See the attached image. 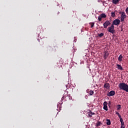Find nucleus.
I'll use <instances>...</instances> for the list:
<instances>
[{
  "label": "nucleus",
  "mask_w": 128,
  "mask_h": 128,
  "mask_svg": "<svg viewBox=\"0 0 128 128\" xmlns=\"http://www.w3.org/2000/svg\"><path fill=\"white\" fill-rule=\"evenodd\" d=\"M118 88L120 90H124L128 92V85L126 83H120L118 84Z\"/></svg>",
  "instance_id": "1"
},
{
  "label": "nucleus",
  "mask_w": 128,
  "mask_h": 128,
  "mask_svg": "<svg viewBox=\"0 0 128 128\" xmlns=\"http://www.w3.org/2000/svg\"><path fill=\"white\" fill-rule=\"evenodd\" d=\"M107 30L108 32L114 34V32H116V30H114V26H113L112 24L111 26L107 28Z\"/></svg>",
  "instance_id": "2"
},
{
  "label": "nucleus",
  "mask_w": 128,
  "mask_h": 128,
  "mask_svg": "<svg viewBox=\"0 0 128 128\" xmlns=\"http://www.w3.org/2000/svg\"><path fill=\"white\" fill-rule=\"evenodd\" d=\"M120 14H121L120 16V22H124V18H126V13L124 12H120Z\"/></svg>",
  "instance_id": "3"
},
{
  "label": "nucleus",
  "mask_w": 128,
  "mask_h": 128,
  "mask_svg": "<svg viewBox=\"0 0 128 128\" xmlns=\"http://www.w3.org/2000/svg\"><path fill=\"white\" fill-rule=\"evenodd\" d=\"M120 19H116L113 21L112 25V26H120Z\"/></svg>",
  "instance_id": "4"
},
{
  "label": "nucleus",
  "mask_w": 128,
  "mask_h": 128,
  "mask_svg": "<svg viewBox=\"0 0 128 128\" xmlns=\"http://www.w3.org/2000/svg\"><path fill=\"white\" fill-rule=\"evenodd\" d=\"M106 18V15L104 14H102L98 16V22H102V18Z\"/></svg>",
  "instance_id": "5"
},
{
  "label": "nucleus",
  "mask_w": 128,
  "mask_h": 128,
  "mask_svg": "<svg viewBox=\"0 0 128 128\" xmlns=\"http://www.w3.org/2000/svg\"><path fill=\"white\" fill-rule=\"evenodd\" d=\"M116 94V92L114 90H111L107 94L108 96H114Z\"/></svg>",
  "instance_id": "6"
},
{
  "label": "nucleus",
  "mask_w": 128,
  "mask_h": 128,
  "mask_svg": "<svg viewBox=\"0 0 128 128\" xmlns=\"http://www.w3.org/2000/svg\"><path fill=\"white\" fill-rule=\"evenodd\" d=\"M110 24V22L108 20L106 22L103 24L104 28H106Z\"/></svg>",
  "instance_id": "7"
},
{
  "label": "nucleus",
  "mask_w": 128,
  "mask_h": 128,
  "mask_svg": "<svg viewBox=\"0 0 128 128\" xmlns=\"http://www.w3.org/2000/svg\"><path fill=\"white\" fill-rule=\"evenodd\" d=\"M103 106H104V107H103L104 110L108 112V102L105 101L103 104Z\"/></svg>",
  "instance_id": "8"
},
{
  "label": "nucleus",
  "mask_w": 128,
  "mask_h": 128,
  "mask_svg": "<svg viewBox=\"0 0 128 128\" xmlns=\"http://www.w3.org/2000/svg\"><path fill=\"white\" fill-rule=\"evenodd\" d=\"M108 56H110V53H108V52L106 51L104 54V60H106V58H108Z\"/></svg>",
  "instance_id": "9"
},
{
  "label": "nucleus",
  "mask_w": 128,
  "mask_h": 128,
  "mask_svg": "<svg viewBox=\"0 0 128 128\" xmlns=\"http://www.w3.org/2000/svg\"><path fill=\"white\" fill-rule=\"evenodd\" d=\"M104 88H106L107 90H108V88H110V84L108 83H106L104 84Z\"/></svg>",
  "instance_id": "10"
},
{
  "label": "nucleus",
  "mask_w": 128,
  "mask_h": 128,
  "mask_svg": "<svg viewBox=\"0 0 128 128\" xmlns=\"http://www.w3.org/2000/svg\"><path fill=\"white\" fill-rule=\"evenodd\" d=\"M92 114H94V112H90L86 114V116L88 118H92Z\"/></svg>",
  "instance_id": "11"
},
{
  "label": "nucleus",
  "mask_w": 128,
  "mask_h": 128,
  "mask_svg": "<svg viewBox=\"0 0 128 128\" xmlns=\"http://www.w3.org/2000/svg\"><path fill=\"white\" fill-rule=\"evenodd\" d=\"M116 68H118V70H122V65H120L119 64H116Z\"/></svg>",
  "instance_id": "12"
},
{
  "label": "nucleus",
  "mask_w": 128,
  "mask_h": 128,
  "mask_svg": "<svg viewBox=\"0 0 128 128\" xmlns=\"http://www.w3.org/2000/svg\"><path fill=\"white\" fill-rule=\"evenodd\" d=\"M106 124L107 126H110L111 122H110V119L106 118Z\"/></svg>",
  "instance_id": "13"
},
{
  "label": "nucleus",
  "mask_w": 128,
  "mask_h": 128,
  "mask_svg": "<svg viewBox=\"0 0 128 128\" xmlns=\"http://www.w3.org/2000/svg\"><path fill=\"white\" fill-rule=\"evenodd\" d=\"M120 0H112V2L114 4H118L120 2Z\"/></svg>",
  "instance_id": "14"
},
{
  "label": "nucleus",
  "mask_w": 128,
  "mask_h": 128,
  "mask_svg": "<svg viewBox=\"0 0 128 128\" xmlns=\"http://www.w3.org/2000/svg\"><path fill=\"white\" fill-rule=\"evenodd\" d=\"M122 55L120 54V55L118 58V60L119 62H122Z\"/></svg>",
  "instance_id": "15"
},
{
  "label": "nucleus",
  "mask_w": 128,
  "mask_h": 128,
  "mask_svg": "<svg viewBox=\"0 0 128 128\" xmlns=\"http://www.w3.org/2000/svg\"><path fill=\"white\" fill-rule=\"evenodd\" d=\"M88 94L90 96H92V94H94V91H92V90H90V91H89Z\"/></svg>",
  "instance_id": "16"
},
{
  "label": "nucleus",
  "mask_w": 128,
  "mask_h": 128,
  "mask_svg": "<svg viewBox=\"0 0 128 128\" xmlns=\"http://www.w3.org/2000/svg\"><path fill=\"white\" fill-rule=\"evenodd\" d=\"M104 36V34L103 32H101L100 34H98V36H99V38H102V36Z\"/></svg>",
  "instance_id": "17"
},
{
  "label": "nucleus",
  "mask_w": 128,
  "mask_h": 128,
  "mask_svg": "<svg viewBox=\"0 0 128 128\" xmlns=\"http://www.w3.org/2000/svg\"><path fill=\"white\" fill-rule=\"evenodd\" d=\"M121 106H120V104H118L117 105V110H120Z\"/></svg>",
  "instance_id": "18"
},
{
  "label": "nucleus",
  "mask_w": 128,
  "mask_h": 128,
  "mask_svg": "<svg viewBox=\"0 0 128 128\" xmlns=\"http://www.w3.org/2000/svg\"><path fill=\"white\" fill-rule=\"evenodd\" d=\"M111 16L112 18H114V16H116V14L114 13V12H112L111 13Z\"/></svg>",
  "instance_id": "19"
},
{
  "label": "nucleus",
  "mask_w": 128,
  "mask_h": 128,
  "mask_svg": "<svg viewBox=\"0 0 128 128\" xmlns=\"http://www.w3.org/2000/svg\"><path fill=\"white\" fill-rule=\"evenodd\" d=\"M116 114L118 116V118H120L122 116L120 114V113L118 112H116Z\"/></svg>",
  "instance_id": "20"
},
{
  "label": "nucleus",
  "mask_w": 128,
  "mask_h": 128,
  "mask_svg": "<svg viewBox=\"0 0 128 128\" xmlns=\"http://www.w3.org/2000/svg\"><path fill=\"white\" fill-rule=\"evenodd\" d=\"M90 24L91 28H94V22L90 23Z\"/></svg>",
  "instance_id": "21"
},
{
  "label": "nucleus",
  "mask_w": 128,
  "mask_h": 128,
  "mask_svg": "<svg viewBox=\"0 0 128 128\" xmlns=\"http://www.w3.org/2000/svg\"><path fill=\"white\" fill-rule=\"evenodd\" d=\"M100 124H101L100 122H98L96 123V126H100Z\"/></svg>",
  "instance_id": "22"
},
{
  "label": "nucleus",
  "mask_w": 128,
  "mask_h": 128,
  "mask_svg": "<svg viewBox=\"0 0 128 128\" xmlns=\"http://www.w3.org/2000/svg\"><path fill=\"white\" fill-rule=\"evenodd\" d=\"M119 118H120V122H124V120H122V116L119 117Z\"/></svg>",
  "instance_id": "23"
},
{
  "label": "nucleus",
  "mask_w": 128,
  "mask_h": 128,
  "mask_svg": "<svg viewBox=\"0 0 128 128\" xmlns=\"http://www.w3.org/2000/svg\"><path fill=\"white\" fill-rule=\"evenodd\" d=\"M110 104H112V102H110V101H109L108 103V106L109 108H110Z\"/></svg>",
  "instance_id": "24"
},
{
  "label": "nucleus",
  "mask_w": 128,
  "mask_h": 128,
  "mask_svg": "<svg viewBox=\"0 0 128 128\" xmlns=\"http://www.w3.org/2000/svg\"><path fill=\"white\" fill-rule=\"evenodd\" d=\"M126 12L128 14V7L126 9Z\"/></svg>",
  "instance_id": "25"
},
{
  "label": "nucleus",
  "mask_w": 128,
  "mask_h": 128,
  "mask_svg": "<svg viewBox=\"0 0 128 128\" xmlns=\"http://www.w3.org/2000/svg\"><path fill=\"white\" fill-rule=\"evenodd\" d=\"M121 126H124V122H121Z\"/></svg>",
  "instance_id": "26"
},
{
  "label": "nucleus",
  "mask_w": 128,
  "mask_h": 128,
  "mask_svg": "<svg viewBox=\"0 0 128 128\" xmlns=\"http://www.w3.org/2000/svg\"><path fill=\"white\" fill-rule=\"evenodd\" d=\"M120 128H124V125H121Z\"/></svg>",
  "instance_id": "27"
}]
</instances>
